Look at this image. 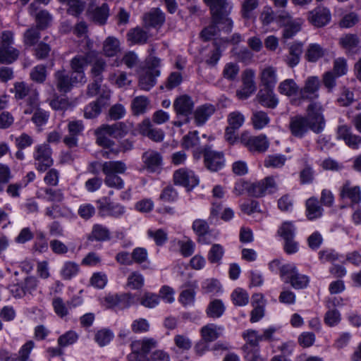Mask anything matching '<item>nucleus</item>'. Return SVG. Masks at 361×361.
<instances>
[{"label":"nucleus","mask_w":361,"mask_h":361,"mask_svg":"<svg viewBox=\"0 0 361 361\" xmlns=\"http://www.w3.org/2000/svg\"><path fill=\"white\" fill-rule=\"evenodd\" d=\"M341 197L343 200L349 199L353 204H357L361 201V190L360 187L350 185L346 181L341 189Z\"/></svg>","instance_id":"obj_29"},{"label":"nucleus","mask_w":361,"mask_h":361,"mask_svg":"<svg viewBox=\"0 0 361 361\" xmlns=\"http://www.w3.org/2000/svg\"><path fill=\"white\" fill-rule=\"evenodd\" d=\"M54 77L56 88L61 93L70 92L74 85L80 83L71 73L69 75L65 69L56 71Z\"/></svg>","instance_id":"obj_10"},{"label":"nucleus","mask_w":361,"mask_h":361,"mask_svg":"<svg viewBox=\"0 0 361 361\" xmlns=\"http://www.w3.org/2000/svg\"><path fill=\"white\" fill-rule=\"evenodd\" d=\"M323 106L319 102H311L307 107V115H296L290 118L288 129L294 137L302 139L311 130L322 133L326 126Z\"/></svg>","instance_id":"obj_1"},{"label":"nucleus","mask_w":361,"mask_h":361,"mask_svg":"<svg viewBox=\"0 0 361 361\" xmlns=\"http://www.w3.org/2000/svg\"><path fill=\"white\" fill-rule=\"evenodd\" d=\"M19 56V51L13 46H0V63L11 64Z\"/></svg>","instance_id":"obj_42"},{"label":"nucleus","mask_w":361,"mask_h":361,"mask_svg":"<svg viewBox=\"0 0 361 361\" xmlns=\"http://www.w3.org/2000/svg\"><path fill=\"white\" fill-rule=\"evenodd\" d=\"M192 229L198 236V242L202 244H207L206 235L209 233V226L207 222L203 219H196L192 223Z\"/></svg>","instance_id":"obj_37"},{"label":"nucleus","mask_w":361,"mask_h":361,"mask_svg":"<svg viewBox=\"0 0 361 361\" xmlns=\"http://www.w3.org/2000/svg\"><path fill=\"white\" fill-rule=\"evenodd\" d=\"M173 181L175 184L188 188L190 190L198 185L199 178L192 171L181 168L173 173Z\"/></svg>","instance_id":"obj_13"},{"label":"nucleus","mask_w":361,"mask_h":361,"mask_svg":"<svg viewBox=\"0 0 361 361\" xmlns=\"http://www.w3.org/2000/svg\"><path fill=\"white\" fill-rule=\"evenodd\" d=\"M143 168L149 173L159 172L161 169L162 157L157 151L149 149L142 155Z\"/></svg>","instance_id":"obj_15"},{"label":"nucleus","mask_w":361,"mask_h":361,"mask_svg":"<svg viewBox=\"0 0 361 361\" xmlns=\"http://www.w3.org/2000/svg\"><path fill=\"white\" fill-rule=\"evenodd\" d=\"M278 234L283 239L288 240L294 238L295 228L292 222L285 221L279 227Z\"/></svg>","instance_id":"obj_59"},{"label":"nucleus","mask_w":361,"mask_h":361,"mask_svg":"<svg viewBox=\"0 0 361 361\" xmlns=\"http://www.w3.org/2000/svg\"><path fill=\"white\" fill-rule=\"evenodd\" d=\"M52 306L55 313L61 318L68 314V310L71 308L70 303H66L63 299L59 297L53 299Z\"/></svg>","instance_id":"obj_52"},{"label":"nucleus","mask_w":361,"mask_h":361,"mask_svg":"<svg viewBox=\"0 0 361 361\" xmlns=\"http://www.w3.org/2000/svg\"><path fill=\"white\" fill-rule=\"evenodd\" d=\"M281 278H285V282L289 283L295 289L306 288L310 281L309 277L300 274L293 264L283 265L281 267Z\"/></svg>","instance_id":"obj_5"},{"label":"nucleus","mask_w":361,"mask_h":361,"mask_svg":"<svg viewBox=\"0 0 361 361\" xmlns=\"http://www.w3.org/2000/svg\"><path fill=\"white\" fill-rule=\"evenodd\" d=\"M224 311L225 306L222 301L219 299H215L209 303L206 313L209 317L216 319L221 317Z\"/></svg>","instance_id":"obj_45"},{"label":"nucleus","mask_w":361,"mask_h":361,"mask_svg":"<svg viewBox=\"0 0 361 361\" xmlns=\"http://www.w3.org/2000/svg\"><path fill=\"white\" fill-rule=\"evenodd\" d=\"M331 19V15L327 9H318L311 12L310 20V22L317 27H322L326 25Z\"/></svg>","instance_id":"obj_34"},{"label":"nucleus","mask_w":361,"mask_h":361,"mask_svg":"<svg viewBox=\"0 0 361 361\" xmlns=\"http://www.w3.org/2000/svg\"><path fill=\"white\" fill-rule=\"evenodd\" d=\"M260 84L264 88L274 89L277 81V69L272 66H267L261 69L259 73Z\"/></svg>","instance_id":"obj_20"},{"label":"nucleus","mask_w":361,"mask_h":361,"mask_svg":"<svg viewBox=\"0 0 361 361\" xmlns=\"http://www.w3.org/2000/svg\"><path fill=\"white\" fill-rule=\"evenodd\" d=\"M106 68V63L103 59H97L92 64L90 71L91 77L92 79L97 80H103L102 73Z\"/></svg>","instance_id":"obj_50"},{"label":"nucleus","mask_w":361,"mask_h":361,"mask_svg":"<svg viewBox=\"0 0 361 361\" xmlns=\"http://www.w3.org/2000/svg\"><path fill=\"white\" fill-rule=\"evenodd\" d=\"M326 54V49L317 43L308 45L305 53V59L311 63H316Z\"/></svg>","instance_id":"obj_31"},{"label":"nucleus","mask_w":361,"mask_h":361,"mask_svg":"<svg viewBox=\"0 0 361 361\" xmlns=\"http://www.w3.org/2000/svg\"><path fill=\"white\" fill-rule=\"evenodd\" d=\"M173 109L178 117H183L185 122H188V116L190 115L194 109V102L188 95H181L173 102Z\"/></svg>","instance_id":"obj_14"},{"label":"nucleus","mask_w":361,"mask_h":361,"mask_svg":"<svg viewBox=\"0 0 361 361\" xmlns=\"http://www.w3.org/2000/svg\"><path fill=\"white\" fill-rule=\"evenodd\" d=\"M184 286L188 288L182 290L178 300L184 306L192 305L195 302L196 286L185 284Z\"/></svg>","instance_id":"obj_47"},{"label":"nucleus","mask_w":361,"mask_h":361,"mask_svg":"<svg viewBox=\"0 0 361 361\" xmlns=\"http://www.w3.org/2000/svg\"><path fill=\"white\" fill-rule=\"evenodd\" d=\"M203 152L204 165L209 171H217L224 166L223 153L213 151L210 147H205Z\"/></svg>","instance_id":"obj_16"},{"label":"nucleus","mask_w":361,"mask_h":361,"mask_svg":"<svg viewBox=\"0 0 361 361\" xmlns=\"http://www.w3.org/2000/svg\"><path fill=\"white\" fill-rule=\"evenodd\" d=\"M127 37L131 44H142L147 42L149 35L143 29L137 27L130 30L127 34Z\"/></svg>","instance_id":"obj_44"},{"label":"nucleus","mask_w":361,"mask_h":361,"mask_svg":"<svg viewBox=\"0 0 361 361\" xmlns=\"http://www.w3.org/2000/svg\"><path fill=\"white\" fill-rule=\"evenodd\" d=\"M244 188L247 189L250 195L260 197L275 192L277 190V184L274 177L271 176L250 185L246 183H236L234 192L238 195H241Z\"/></svg>","instance_id":"obj_2"},{"label":"nucleus","mask_w":361,"mask_h":361,"mask_svg":"<svg viewBox=\"0 0 361 361\" xmlns=\"http://www.w3.org/2000/svg\"><path fill=\"white\" fill-rule=\"evenodd\" d=\"M239 71L240 68L237 63H227L224 67L222 76L229 81H234L237 79Z\"/></svg>","instance_id":"obj_51"},{"label":"nucleus","mask_w":361,"mask_h":361,"mask_svg":"<svg viewBox=\"0 0 361 361\" xmlns=\"http://www.w3.org/2000/svg\"><path fill=\"white\" fill-rule=\"evenodd\" d=\"M102 111V104L100 99L90 103L84 109V116L86 118L91 119L98 116Z\"/></svg>","instance_id":"obj_56"},{"label":"nucleus","mask_w":361,"mask_h":361,"mask_svg":"<svg viewBox=\"0 0 361 361\" xmlns=\"http://www.w3.org/2000/svg\"><path fill=\"white\" fill-rule=\"evenodd\" d=\"M157 341L153 338H145L142 340L133 341L131 348L133 350H140L147 355L149 352L157 347Z\"/></svg>","instance_id":"obj_38"},{"label":"nucleus","mask_w":361,"mask_h":361,"mask_svg":"<svg viewBox=\"0 0 361 361\" xmlns=\"http://www.w3.org/2000/svg\"><path fill=\"white\" fill-rule=\"evenodd\" d=\"M149 104V101L147 97L145 96L136 97L131 104L132 111L135 115L142 114L147 111Z\"/></svg>","instance_id":"obj_49"},{"label":"nucleus","mask_w":361,"mask_h":361,"mask_svg":"<svg viewBox=\"0 0 361 361\" xmlns=\"http://www.w3.org/2000/svg\"><path fill=\"white\" fill-rule=\"evenodd\" d=\"M224 254V249L220 244H214L207 255L208 260L212 264H219Z\"/></svg>","instance_id":"obj_57"},{"label":"nucleus","mask_w":361,"mask_h":361,"mask_svg":"<svg viewBox=\"0 0 361 361\" xmlns=\"http://www.w3.org/2000/svg\"><path fill=\"white\" fill-rule=\"evenodd\" d=\"M89 58V54H78L70 61L71 73L80 84H85L87 81L85 70L90 63Z\"/></svg>","instance_id":"obj_8"},{"label":"nucleus","mask_w":361,"mask_h":361,"mask_svg":"<svg viewBox=\"0 0 361 361\" xmlns=\"http://www.w3.org/2000/svg\"><path fill=\"white\" fill-rule=\"evenodd\" d=\"M290 18L288 13L281 11L276 15L273 8L270 6H264L260 13L259 19L263 26H268L273 22L279 19L280 20H286Z\"/></svg>","instance_id":"obj_17"},{"label":"nucleus","mask_w":361,"mask_h":361,"mask_svg":"<svg viewBox=\"0 0 361 361\" xmlns=\"http://www.w3.org/2000/svg\"><path fill=\"white\" fill-rule=\"evenodd\" d=\"M87 13L94 23L99 25H104L106 23L109 16V8L107 4L104 3L102 6L94 9L89 8Z\"/></svg>","instance_id":"obj_27"},{"label":"nucleus","mask_w":361,"mask_h":361,"mask_svg":"<svg viewBox=\"0 0 361 361\" xmlns=\"http://www.w3.org/2000/svg\"><path fill=\"white\" fill-rule=\"evenodd\" d=\"M204 3L209 8L212 18L215 22H224L226 31L231 32L233 27V21L228 17L231 6L227 0H203Z\"/></svg>","instance_id":"obj_3"},{"label":"nucleus","mask_w":361,"mask_h":361,"mask_svg":"<svg viewBox=\"0 0 361 361\" xmlns=\"http://www.w3.org/2000/svg\"><path fill=\"white\" fill-rule=\"evenodd\" d=\"M35 347V343L32 341H27L20 348L18 353L15 354V357L12 361H27L30 354Z\"/></svg>","instance_id":"obj_53"},{"label":"nucleus","mask_w":361,"mask_h":361,"mask_svg":"<svg viewBox=\"0 0 361 361\" xmlns=\"http://www.w3.org/2000/svg\"><path fill=\"white\" fill-rule=\"evenodd\" d=\"M78 334L74 331H68L58 338L57 343L60 348H66L74 344L78 339Z\"/></svg>","instance_id":"obj_55"},{"label":"nucleus","mask_w":361,"mask_h":361,"mask_svg":"<svg viewBox=\"0 0 361 361\" xmlns=\"http://www.w3.org/2000/svg\"><path fill=\"white\" fill-rule=\"evenodd\" d=\"M341 320V313L336 309L330 308L324 314V323L330 327H333L338 325L340 323Z\"/></svg>","instance_id":"obj_60"},{"label":"nucleus","mask_w":361,"mask_h":361,"mask_svg":"<svg viewBox=\"0 0 361 361\" xmlns=\"http://www.w3.org/2000/svg\"><path fill=\"white\" fill-rule=\"evenodd\" d=\"M79 265L71 261L65 262L61 269L60 274L64 280H70L75 277L79 272Z\"/></svg>","instance_id":"obj_46"},{"label":"nucleus","mask_w":361,"mask_h":361,"mask_svg":"<svg viewBox=\"0 0 361 361\" xmlns=\"http://www.w3.org/2000/svg\"><path fill=\"white\" fill-rule=\"evenodd\" d=\"M97 212L101 217L119 219L126 213V207L112 202L109 197H102L96 201Z\"/></svg>","instance_id":"obj_4"},{"label":"nucleus","mask_w":361,"mask_h":361,"mask_svg":"<svg viewBox=\"0 0 361 361\" xmlns=\"http://www.w3.org/2000/svg\"><path fill=\"white\" fill-rule=\"evenodd\" d=\"M286 161V157L281 154H271L266 157L264 166L266 168H281Z\"/></svg>","instance_id":"obj_54"},{"label":"nucleus","mask_w":361,"mask_h":361,"mask_svg":"<svg viewBox=\"0 0 361 361\" xmlns=\"http://www.w3.org/2000/svg\"><path fill=\"white\" fill-rule=\"evenodd\" d=\"M252 123L255 129L261 130L269 124L270 118L263 111H255L252 113Z\"/></svg>","instance_id":"obj_48"},{"label":"nucleus","mask_w":361,"mask_h":361,"mask_svg":"<svg viewBox=\"0 0 361 361\" xmlns=\"http://www.w3.org/2000/svg\"><path fill=\"white\" fill-rule=\"evenodd\" d=\"M90 241H105L110 239L109 230L100 224H96L93 226L91 233L87 237Z\"/></svg>","instance_id":"obj_43"},{"label":"nucleus","mask_w":361,"mask_h":361,"mask_svg":"<svg viewBox=\"0 0 361 361\" xmlns=\"http://www.w3.org/2000/svg\"><path fill=\"white\" fill-rule=\"evenodd\" d=\"M245 122V116L239 111H233L228 115V127L238 130Z\"/></svg>","instance_id":"obj_61"},{"label":"nucleus","mask_w":361,"mask_h":361,"mask_svg":"<svg viewBox=\"0 0 361 361\" xmlns=\"http://www.w3.org/2000/svg\"><path fill=\"white\" fill-rule=\"evenodd\" d=\"M231 298L233 303L238 306L246 305L249 301L248 294L242 288L235 289L231 294Z\"/></svg>","instance_id":"obj_63"},{"label":"nucleus","mask_w":361,"mask_h":361,"mask_svg":"<svg viewBox=\"0 0 361 361\" xmlns=\"http://www.w3.org/2000/svg\"><path fill=\"white\" fill-rule=\"evenodd\" d=\"M223 331L224 328L222 326L210 323L201 328L200 334L203 340L211 343L219 338Z\"/></svg>","instance_id":"obj_28"},{"label":"nucleus","mask_w":361,"mask_h":361,"mask_svg":"<svg viewBox=\"0 0 361 361\" xmlns=\"http://www.w3.org/2000/svg\"><path fill=\"white\" fill-rule=\"evenodd\" d=\"M101 127L108 135L115 138L123 137L127 133L126 125L121 122L112 125L104 124Z\"/></svg>","instance_id":"obj_39"},{"label":"nucleus","mask_w":361,"mask_h":361,"mask_svg":"<svg viewBox=\"0 0 361 361\" xmlns=\"http://www.w3.org/2000/svg\"><path fill=\"white\" fill-rule=\"evenodd\" d=\"M39 30L37 27H32L27 30L23 35V40L25 45L33 46L40 39Z\"/></svg>","instance_id":"obj_58"},{"label":"nucleus","mask_w":361,"mask_h":361,"mask_svg":"<svg viewBox=\"0 0 361 361\" xmlns=\"http://www.w3.org/2000/svg\"><path fill=\"white\" fill-rule=\"evenodd\" d=\"M338 137L345 141V144L353 148L357 149L361 144V137L352 133L350 127L343 125L338 128Z\"/></svg>","instance_id":"obj_25"},{"label":"nucleus","mask_w":361,"mask_h":361,"mask_svg":"<svg viewBox=\"0 0 361 361\" xmlns=\"http://www.w3.org/2000/svg\"><path fill=\"white\" fill-rule=\"evenodd\" d=\"M257 99L262 106L272 109H275L279 104V99L272 88L259 90L257 94Z\"/></svg>","instance_id":"obj_24"},{"label":"nucleus","mask_w":361,"mask_h":361,"mask_svg":"<svg viewBox=\"0 0 361 361\" xmlns=\"http://www.w3.org/2000/svg\"><path fill=\"white\" fill-rule=\"evenodd\" d=\"M102 51L107 57H113L120 52V42L115 37L109 36L103 42Z\"/></svg>","instance_id":"obj_33"},{"label":"nucleus","mask_w":361,"mask_h":361,"mask_svg":"<svg viewBox=\"0 0 361 361\" xmlns=\"http://www.w3.org/2000/svg\"><path fill=\"white\" fill-rule=\"evenodd\" d=\"M278 91L281 94L292 97L300 93V88L293 79H286L279 83Z\"/></svg>","instance_id":"obj_41"},{"label":"nucleus","mask_w":361,"mask_h":361,"mask_svg":"<svg viewBox=\"0 0 361 361\" xmlns=\"http://www.w3.org/2000/svg\"><path fill=\"white\" fill-rule=\"evenodd\" d=\"M259 6V1L244 0L241 4L240 16L245 20H254L255 11Z\"/></svg>","instance_id":"obj_35"},{"label":"nucleus","mask_w":361,"mask_h":361,"mask_svg":"<svg viewBox=\"0 0 361 361\" xmlns=\"http://www.w3.org/2000/svg\"><path fill=\"white\" fill-rule=\"evenodd\" d=\"M113 337L114 334L111 331L103 329L95 334L94 340L100 346H104L111 341Z\"/></svg>","instance_id":"obj_64"},{"label":"nucleus","mask_w":361,"mask_h":361,"mask_svg":"<svg viewBox=\"0 0 361 361\" xmlns=\"http://www.w3.org/2000/svg\"><path fill=\"white\" fill-rule=\"evenodd\" d=\"M13 92L16 99H25L26 102H29L34 106L36 105L39 93L37 89L32 86H30L24 82H16L14 83Z\"/></svg>","instance_id":"obj_9"},{"label":"nucleus","mask_w":361,"mask_h":361,"mask_svg":"<svg viewBox=\"0 0 361 361\" xmlns=\"http://www.w3.org/2000/svg\"><path fill=\"white\" fill-rule=\"evenodd\" d=\"M255 72L252 69L247 68L243 71L242 75L243 87L236 92L239 99H246L255 92Z\"/></svg>","instance_id":"obj_11"},{"label":"nucleus","mask_w":361,"mask_h":361,"mask_svg":"<svg viewBox=\"0 0 361 361\" xmlns=\"http://www.w3.org/2000/svg\"><path fill=\"white\" fill-rule=\"evenodd\" d=\"M242 336L245 341L242 346L243 353L259 350V343L262 341V338L257 331L247 329L243 332Z\"/></svg>","instance_id":"obj_22"},{"label":"nucleus","mask_w":361,"mask_h":361,"mask_svg":"<svg viewBox=\"0 0 361 361\" xmlns=\"http://www.w3.org/2000/svg\"><path fill=\"white\" fill-rule=\"evenodd\" d=\"M216 111V107L211 104H204L197 107L194 112L195 124L203 126Z\"/></svg>","instance_id":"obj_26"},{"label":"nucleus","mask_w":361,"mask_h":361,"mask_svg":"<svg viewBox=\"0 0 361 361\" xmlns=\"http://www.w3.org/2000/svg\"><path fill=\"white\" fill-rule=\"evenodd\" d=\"M302 50L303 44L300 42H293L288 47V53L284 57V61L288 67L293 68L300 63Z\"/></svg>","instance_id":"obj_21"},{"label":"nucleus","mask_w":361,"mask_h":361,"mask_svg":"<svg viewBox=\"0 0 361 361\" xmlns=\"http://www.w3.org/2000/svg\"><path fill=\"white\" fill-rule=\"evenodd\" d=\"M160 75V71L152 72L150 71L144 70L139 78V87L140 89L149 91L157 83V78Z\"/></svg>","instance_id":"obj_30"},{"label":"nucleus","mask_w":361,"mask_h":361,"mask_svg":"<svg viewBox=\"0 0 361 361\" xmlns=\"http://www.w3.org/2000/svg\"><path fill=\"white\" fill-rule=\"evenodd\" d=\"M138 130L142 135L149 137L154 142H161L164 140V131L159 128H154L149 119L143 120L139 125Z\"/></svg>","instance_id":"obj_18"},{"label":"nucleus","mask_w":361,"mask_h":361,"mask_svg":"<svg viewBox=\"0 0 361 361\" xmlns=\"http://www.w3.org/2000/svg\"><path fill=\"white\" fill-rule=\"evenodd\" d=\"M226 25L224 22H215L214 19L212 18V23L209 26L205 27L200 33L201 38L204 41L210 40L214 36L217 35V32L220 30H223L226 32V29L225 28Z\"/></svg>","instance_id":"obj_40"},{"label":"nucleus","mask_w":361,"mask_h":361,"mask_svg":"<svg viewBox=\"0 0 361 361\" xmlns=\"http://www.w3.org/2000/svg\"><path fill=\"white\" fill-rule=\"evenodd\" d=\"M360 40L356 34L348 33L339 38L338 44L347 54H355L360 50Z\"/></svg>","instance_id":"obj_19"},{"label":"nucleus","mask_w":361,"mask_h":361,"mask_svg":"<svg viewBox=\"0 0 361 361\" xmlns=\"http://www.w3.org/2000/svg\"><path fill=\"white\" fill-rule=\"evenodd\" d=\"M33 157L36 169L39 172H44L52 164L51 149L48 144H41L35 147Z\"/></svg>","instance_id":"obj_6"},{"label":"nucleus","mask_w":361,"mask_h":361,"mask_svg":"<svg viewBox=\"0 0 361 361\" xmlns=\"http://www.w3.org/2000/svg\"><path fill=\"white\" fill-rule=\"evenodd\" d=\"M306 213L309 220H314L322 216L323 209L317 198L310 197L306 201Z\"/></svg>","instance_id":"obj_36"},{"label":"nucleus","mask_w":361,"mask_h":361,"mask_svg":"<svg viewBox=\"0 0 361 361\" xmlns=\"http://www.w3.org/2000/svg\"><path fill=\"white\" fill-rule=\"evenodd\" d=\"M319 87L320 81L318 77L311 76L307 78L304 87L300 89V99L314 102V100L319 98Z\"/></svg>","instance_id":"obj_12"},{"label":"nucleus","mask_w":361,"mask_h":361,"mask_svg":"<svg viewBox=\"0 0 361 361\" xmlns=\"http://www.w3.org/2000/svg\"><path fill=\"white\" fill-rule=\"evenodd\" d=\"M240 142L250 152H264L269 146L267 137L262 134L252 136L248 133H243L240 136Z\"/></svg>","instance_id":"obj_7"},{"label":"nucleus","mask_w":361,"mask_h":361,"mask_svg":"<svg viewBox=\"0 0 361 361\" xmlns=\"http://www.w3.org/2000/svg\"><path fill=\"white\" fill-rule=\"evenodd\" d=\"M67 13L78 17L84 11L85 3L81 0H68Z\"/></svg>","instance_id":"obj_62"},{"label":"nucleus","mask_w":361,"mask_h":361,"mask_svg":"<svg viewBox=\"0 0 361 361\" xmlns=\"http://www.w3.org/2000/svg\"><path fill=\"white\" fill-rule=\"evenodd\" d=\"M126 169L127 166L122 161H108L102 164V171L105 176L124 173Z\"/></svg>","instance_id":"obj_32"},{"label":"nucleus","mask_w":361,"mask_h":361,"mask_svg":"<svg viewBox=\"0 0 361 361\" xmlns=\"http://www.w3.org/2000/svg\"><path fill=\"white\" fill-rule=\"evenodd\" d=\"M143 22L146 27H160L165 22V13L159 8H153L145 13Z\"/></svg>","instance_id":"obj_23"}]
</instances>
